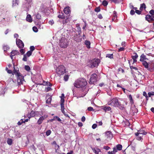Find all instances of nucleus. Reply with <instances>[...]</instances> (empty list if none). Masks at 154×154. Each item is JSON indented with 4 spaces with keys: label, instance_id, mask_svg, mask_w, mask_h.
Masks as SVG:
<instances>
[{
    "label": "nucleus",
    "instance_id": "obj_1",
    "mask_svg": "<svg viewBox=\"0 0 154 154\" xmlns=\"http://www.w3.org/2000/svg\"><path fill=\"white\" fill-rule=\"evenodd\" d=\"M87 84V82L84 79H78L74 84V86L76 88H83Z\"/></svg>",
    "mask_w": 154,
    "mask_h": 154
},
{
    "label": "nucleus",
    "instance_id": "obj_2",
    "mask_svg": "<svg viewBox=\"0 0 154 154\" xmlns=\"http://www.w3.org/2000/svg\"><path fill=\"white\" fill-rule=\"evenodd\" d=\"M14 72L17 77L18 85H20L23 84V83L25 82L23 76L20 73L17 72V71L15 70L14 66Z\"/></svg>",
    "mask_w": 154,
    "mask_h": 154
},
{
    "label": "nucleus",
    "instance_id": "obj_3",
    "mask_svg": "<svg viewBox=\"0 0 154 154\" xmlns=\"http://www.w3.org/2000/svg\"><path fill=\"white\" fill-rule=\"evenodd\" d=\"M108 103L109 105L115 107H119L121 105L120 102L118 101L116 98L113 99Z\"/></svg>",
    "mask_w": 154,
    "mask_h": 154
},
{
    "label": "nucleus",
    "instance_id": "obj_4",
    "mask_svg": "<svg viewBox=\"0 0 154 154\" xmlns=\"http://www.w3.org/2000/svg\"><path fill=\"white\" fill-rule=\"evenodd\" d=\"M78 34H74L73 38L76 42H79L81 41L82 39V37L80 35L81 32V29L79 26L78 27Z\"/></svg>",
    "mask_w": 154,
    "mask_h": 154
},
{
    "label": "nucleus",
    "instance_id": "obj_5",
    "mask_svg": "<svg viewBox=\"0 0 154 154\" xmlns=\"http://www.w3.org/2000/svg\"><path fill=\"white\" fill-rule=\"evenodd\" d=\"M56 72L59 76L63 74L65 72V67L63 65L59 66L56 69Z\"/></svg>",
    "mask_w": 154,
    "mask_h": 154
},
{
    "label": "nucleus",
    "instance_id": "obj_6",
    "mask_svg": "<svg viewBox=\"0 0 154 154\" xmlns=\"http://www.w3.org/2000/svg\"><path fill=\"white\" fill-rule=\"evenodd\" d=\"M59 45L62 48H66L68 45L67 40L65 38H61L60 40Z\"/></svg>",
    "mask_w": 154,
    "mask_h": 154
},
{
    "label": "nucleus",
    "instance_id": "obj_7",
    "mask_svg": "<svg viewBox=\"0 0 154 154\" xmlns=\"http://www.w3.org/2000/svg\"><path fill=\"white\" fill-rule=\"evenodd\" d=\"M100 60L99 59H94L92 60L91 61V68H93L97 66L98 65Z\"/></svg>",
    "mask_w": 154,
    "mask_h": 154
},
{
    "label": "nucleus",
    "instance_id": "obj_8",
    "mask_svg": "<svg viewBox=\"0 0 154 154\" xmlns=\"http://www.w3.org/2000/svg\"><path fill=\"white\" fill-rule=\"evenodd\" d=\"M97 76V75L95 73H94L91 75L89 81V83L90 84H94L96 82Z\"/></svg>",
    "mask_w": 154,
    "mask_h": 154
},
{
    "label": "nucleus",
    "instance_id": "obj_9",
    "mask_svg": "<svg viewBox=\"0 0 154 154\" xmlns=\"http://www.w3.org/2000/svg\"><path fill=\"white\" fill-rule=\"evenodd\" d=\"M16 44L17 46L20 48H22L24 47V44L23 42L19 39H16Z\"/></svg>",
    "mask_w": 154,
    "mask_h": 154
},
{
    "label": "nucleus",
    "instance_id": "obj_10",
    "mask_svg": "<svg viewBox=\"0 0 154 154\" xmlns=\"http://www.w3.org/2000/svg\"><path fill=\"white\" fill-rule=\"evenodd\" d=\"M48 117V116L47 115H44L43 116H41L38 120L37 121V123L38 125H40L42 123L43 121L45 119L47 118Z\"/></svg>",
    "mask_w": 154,
    "mask_h": 154
},
{
    "label": "nucleus",
    "instance_id": "obj_11",
    "mask_svg": "<svg viewBox=\"0 0 154 154\" xmlns=\"http://www.w3.org/2000/svg\"><path fill=\"white\" fill-rule=\"evenodd\" d=\"M145 18L146 20L149 22L154 20V19L152 17V16L149 15H146Z\"/></svg>",
    "mask_w": 154,
    "mask_h": 154
},
{
    "label": "nucleus",
    "instance_id": "obj_12",
    "mask_svg": "<svg viewBox=\"0 0 154 154\" xmlns=\"http://www.w3.org/2000/svg\"><path fill=\"white\" fill-rule=\"evenodd\" d=\"M134 55L132 56V57L133 60V63H134L137 62L136 59L138 58V56L137 54L136 53H134Z\"/></svg>",
    "mask_w": 154,
    "mask_h": 154
},
{
    "label": "nucleus",
    "instance_id": "obj_13",
    "mask_svg": "<svg viewBox=\"0 0 154 154\" xmlns=\"http://www.w3.org/2000/svg\"><path fill=\"white\" fill-rule=\"evenodd\" d=\"M11 55L10 56V57H11V58L12 59L13 58L12 57L14 56L16 54H19V52L17 50H14L12 51L11 52Z\"/></svg>",
    "mask_w": 154,
    "mask_h": 154
},
{
    "label": "nucleus",
    "instance_id": "obj_14",
    "mask_svg": "<svg viewBox=\"0 0 154 154\" xmlns=\"http://www.w3.org/2000/svg\"><path fill=\"white\" fill-rule=\"evenodd\" d=\"M146 134V132L143 130H140L138 131L136 133V134L137 135L140 134L141 135H143V134Z\"/></svg>",
    "mask_w": 154,
    "mask_h": 154
},
{
    "label": "nucleus",
    "instance_id": "obj_15",
    "mask_svg": "<svg viewBox=\"0 0 154 154\" xmlns=\"http://www.w3.org/2000/svg\"><path fill=\"white\" fill-rule=\"evenodd\" d=\"M18 1L17 0H13L12 7H14L17 6L18 5Z\"/></svg>",
    "mask_w": 154,
    "mask_h": 154
},
{
    "label": "nucleus",
    "instance_id": "obj_16",
    "mask_svg": "<svg viewBox=\"0 0 154 154\" xmlns=\"http://www.w3.org/2000/svg\"><path fill=\"white\" fill-rule=\"evenodd\" d=\"M140 61H144V60H148V59L146 57V56L143 54H142L140 57Z\"/></svg>",
    "mask_w": 154,
    "mask_h": 154
},
{
    "label": "nucleus",
    "instance_id": "obj_17",
    "mask_svg": "<svg viewBox=\"0 0 154 154\" xmlns=\"http://www.w3.org/2000/svg\"><path fill=\"white\" fill-rule=\"evenodd\" d=\"M64 11L66 14H68L70 12L69 8V7H66L64 9Z\"/></svg>",
    "mask_w": 154,
    "mask_h": 154
},
{
    "label": "nucleus",
    "instance_id": "obj_18",
    "mask_svg": "<svg viewBox=\"0 0 154 154\" xmlns=\"http://www.w3.org/2000/svg\"><path fill=\"white\" fill-rule=\"evenodd\" d=\"M26 20L27 21L29 22H31L32 21L31 16L30 15L28 14L27 15L26 17Z\"/></svg>",
    "mask_w": 154,
    "mask_h": 154
},
{
    "label": "nucleus",
    "instance_id": "obj_19",
    "mask_svg": "<svg viewBox=\"0 0 154 154\" xmlns=\"http://www.w3.org/2000/svg\"><path fill=\"white\" fill-rule=\"evenodd\" d=\"M113 13V17L112 18V21H115L117 19V13L115 11H114Z\"/></svg>",
    "mask_w": 154,
    "mask_h": 154
},
{
    "label": "nucleus",
    "instance_id": "obj_20",
    "mask_svg": "<svg viewBox=\"0 0 154 154\" xmlns=\"http://www.w3.org/2000/svg\"><path fill=\"white\" fill-rule=\"evenodd\" d=\"M142 64L145 68H148V64L146 61H142Z\"/></svg>",
    "mask_w": 154,
    "mask_h": 154
},
{
    "label": "nucleus",
    "instance_id": "obj_21",
    "mask_svg": "<svg viewBox=\"0 0 154 154\" xmlns=\"http://www.w3.org/2000/svg\"><path fill=\"white\" fill-rule=\"evenodd\" d=\"M146 5L145 4L143 3L140 5V10L141 11H143V10L146 8Z\"/></svg>",
    "mask_w": 154,
    "mask_h": 154
},
{
    "label": "nucleus",
    "instance_id": "obj_22",
    "mask_svg": "<svg viewBox=\"0 0 154 154\" xmlns=\"http://www.w3.org/2000/svg\"><path fill=\"white\" fill-rule=\"evenodd\" d=\"M93 151L96 154H98L100 152V150L99 149H93Z\"/></svg>",
    "mask_w": 154,
    "mask_h": 154
},
{
    "label": "nucleus",
    "instance_id": "obj_23",
    "mask_svg": "<svg viewBox=\"0 0 154 154\" xmlns=\"http://www.w3.org/2000/svg\"><path fill=\"white\" fill-rule=\"evenodd\" d=\"M12 142L13 140L11 139L8 138L7 140V143L10 145H11L12 144Z\"/></svg>",
    "mask_w": 154,
    "mask_h": 154
},
{
    "label": "nucleus",
    "instance_id": "obj_24",
    "mask_svg": "<svg viewBox=\"0 0 154 154\" xmlns=\"http://www.w3.org/2000/svg\"><path fill=\"white\" fill-rule=\"evenodd\" d=\"M123 0H111V1L113 2L115 4L119 3L122 2Z\"/></svg>",
    "mask_w": 154,
    "mask_h": 154
},
{
    "label": "nucleus",
    "instance_id": "obj_25",
    "mask_svg": "<svg viewBox=\"0 0 154 154\" xmlns=\"http://www.w3.org/2000/svg\"><path fill=\"white\" fill-rule=\"evenodd\" d=\"M9 49V48L7 45H4L3 46V49L5 52H6L7 50H8Z\"/></svg>",
    "mask_w": 154,
    "mask_h": 154
},
{
    "label": "nucleus",
    "instance_id": "obj_26",
    "mask_svg": "<svg viewBox=\"0 0 154 154\" xmlns=\"http://www.w3.org/2000/svg\"><path fill=\"white\" fill-rule=\"evenodd\" d=\"M85 44L88 48H90V43L89 41L86 40L85 41Z\"/></svg>",
    "mask_w": 154,
    "mask_h": 154
},
{
    "label": "nucleus",
    "instance_id": "obj_27",
    "mask_svg": "<svg viewBox=\"0 0 154 154\" xmlns=\"http://www.w3.org/2000/svg\"><path fill=\"white\" fill-rule=\"evenodd\" d=\"M128 98L130 100V103L132 104L134 103V101L133 99H132V96L130 94L128 96Z\"/></svg>",
    "mask_w": 154,
    "mask_h": 154
},
{
    "label": "nucleus",
    "instance_id": "obj_28",
    "mask_svg": "<svg viewBox=\"0 0 154 154\" xmlns=\"http://www.w3.org/2000/svg\"><path fill=\"white\" fill-rule=\"evenodd\" d=\"M129 6L130 8L131 9H134V10H136L137 9V7H134L132 3H130Z\"/></svg>",
    "mask_w": 154,
    "mask_h": 154
},
{
    "label": "nucleus",
    "instance_id": "obj_29",
    "mask_svg": "<svg viewBox=\"0 0 154 154\" xmlns=\"http://www.w3.org/2000/svg\"><path fill=\"white\" fill-rule=\"evenodd\" d=\"M122 146L121 145L118 144L116 146V149L119 150H120L122 149Z\"/></svg>",
    "mask_w": 154,
    "mask_h": 154
},
{
    "label": "nucleus",
    "instance_id": "obj_30",
    "mask_svg": "<svg viewBox=\"0 0 154 154\" xmlns=\"http://www.w3.org/2000/svg\"><path fill=\"white\" fill-rule=\"evenodd\" d=\"M61 110L62 112L64 113V104H60Z\"/></svg>",
    "mask_w": 154,
    "mask_h": 154
},
{
    "label": "nucleus",
    "instance_id": "obj_31",
    "mask_svg": "<svg viewBox=\"0 0 154 154\" xmlns=\"http://www.w3.org/2000/svg\"><path fill=\"white\" fill-rule=\"evenodd\" d=\"M103 109L105 111H108L110 110L111 109V108L109 106H106Z\"/></svg>",
    "mask_w": 154,
    "mask_h": 154
},
{
    "label": "nucleus",
    "instance_id": "obj_32",
    "mask_svg": "<svg viewBox=\"0 0 154 154\" xmlns=\"http://www.w3.org/2000/svg\"><path fill=\"white\" fill-rule=\"evenodd\" d=\"M106 57L109 58L110 59L113 58V54H106Z\"/></svg>",
    "mask_w": 154,
    "mask_h": 154
},
{
    "label": "nucleus",
    "instance_id": "obj_33",
    "mask_svg": "<svg viewBox=\"0 0 154 154\" xmlns=\"http://www.w3.org/2000/svg\"><path fill=\"white\" fill-rule=\"evenodd\" d=\"M51 100H52L51 98L50 97H49L47 98V100L46 101V103H50L51 102Z\"/></svg>",
    "mask_w": 154,
    "mask_h": 154
},
{
    "label": "nucleus",
    "instance_id": "obj_34",
    "mask_svg": "<svg viewBox=\"0 0 154 154\" xmlns=\"http://www.w3.org/2000/svg\"><path fill=\"white\" fill-rule=\"evenodd\" d=\"M62 15H59L58 16V18H61L63 19V18L65 19V17L64 16V15L63 13H61Z\"/></svg>",
    "mask_w": 154,
    "mask_h": 154
},
{
    "label": "nucleus",
    "instance_id": "obj_35",
    "mask_svg": "<svg viewBox=\"0 0 154 154\" xmlns=\"http://www.w3.org/2000/svg\"><path fill=\"white\" fill-rule=\"evenodd\" d=\"M32 53L31 51H29L26 54V56H27L28 57H29L32 54Z\"/></svg>",
    "mask_w": 154,
    "mask_h": 154
},
{
    "label": "nucleus",
    "instance_id": "obj_36",
    "mask_svg": "<svg viewBox=\"0 0 154 154\" xmlns=\"http://www.w3.org/2000/svg\"><path fill=\"white\" fill-rule=\"evenodd\" d=\"M148 95L149 97H150L151 96L154 95V92L152 91L149 92L148 93Z\"/></svg>",
    "mask_w": 154,
    "mask_h": 154
},
{
    "label": "nucleus",
    "instance_id": "obj_37",
    "mask_svg": "<svg viewBox=\"0 0 154 154\" xmlns=\"http://www.w3.org/2000/svg\"><path fill=\"white\" fill-rule=\"evenodd\" d=\"M25 69L27 71H29L30 69V67L28 65H26L25 66Z\"/></svg>",
    "mask_w": 154,
    "mask_h": 154
},
{
    "label": "nucleus",
    "instance_id": "obj_38",
    "mask_svg": "<svg viewBox=\"0 0 154 154\" xmlns=\"http://www.w3.org/2000/svg\"><path fill=\"white\" fill-rule=\"evenodd\" d=\"M108 3L107 2L106 0H104L102 4L104 6H106L108 5Z\"/></svg>",
    "mask_w": 154,
    "mask_h": 154
},
{
    "label": "nucleus",
    "instance_id": "obj_39",
    "mask_svg": "<svg viewBox=\"0 0 154 154\" xmlns=\"http://www.w3.org/2000/svg\"><path fill=\"white\" fill-rule=\"evenodd\" d=\"M66 18L65 17V19L63 18V24L67 23L68 22V20L67 18Z\"/></svg>",
    "mask_w": 154,
    "mask_h": 154
},
{
    "label": "nucleus",
    "instance_id": "obj_40",
    "mask_svg": "<svg viewBox=\"0 0 154 154\" xmlns=\"http://www.w3.org/2000/svg\"><path fill=\"white\" fill-rule=\"evenodd\" d=\"M69 79V76L68 75H65L64 76V79L65 81H67Z\"/></svg>",
    "mask_w": 154,
    "mask_h": 154
},
{
    "label": "nucleus",
    "instance_id": "obj_41",
    "mask_svg": "<svg viewBox=\"0 0 154 154\" xmlns=\"http://www.w3.org/2000/svg\"><path fill=\"white\" fill-rule=\"evenodd\" d=\"M51 131L50 130H48L46 132V135L47 136L51 134Z\"/></svg>",
    "mask_w": 154,
    "mask_h": 154
},
{
    "label": "nucleus",
    "instance_id": "obj_42",
    "mask_svg": "<svg viewBox=\"0 0 154 154\" xmlns=\"http://www.w3.org/2000/svg\"><path fill=\"white\" fill-rule=\"evenodd\" d=\"M30 117H33L35 116V112L33 111H31L30 114Z\"/></svg>",
    "mask_w": 154,
    "mask_h": 154
},
{
    "label": "nucleus",
    "instance_id": "obj_43",
    "mask_svg": "<svg viewBox=\"0 0 154 154\" xmlns=\"http://www.w3.org/2000/svg\"><path fill=\"white\" fill-rule=\"evenodd\" d=\"M35 17L37 19H40L41 18V16L38 14H37L35 15Z\"/></svg>",
    "mask_w": 154,
    "mask_h": 154
},
{
    "label": "nucleus",
    "instance_id": "obj_44",
    "mask_svg": "<svg viewBox=\"0 0 154 154\" xmlns=\"http://www.w3.org/2000/svg\"><path fill=\"white\" fill-rule=\"evenodd\" d=\"M33 31L35 32H37L38 31V29L36 27L34 26L32 28Z\"/></svg>",
    "mask_w": 154,
    "mask_h": 154
},
{
    "label": "nucleus",
    "instance_id": "obj_45",
    "mask_svg": "<svg viewBox=\"0 0 154 154\" xmlns=\"http://www.w3.org/2000/svg\"><path fill=\"white\" fill-rule=\"evenodd\" d=\"M23 60L24 61H27V58L26 56V54H24L23 55Z\"/></svg>",
    "mask_w": 154,
    "mask_h": 154
},
{
    "label": "nucleus",
    "instance_id": "obj_46",
    "mask_svg": "<svg viewBox=\"0 0 154 154\" xmlns=\"http://www.w3.org/2000/svg\"><path fill=\"white\" fill-rule=\"evenodd\" d=\"M135 10V12L136 13H137V14H141V11H141V10H137V9L136 10Z\"/></svg>",
    "mask_w": 154,
    "mask_h": 154
},
{
    "label": "nucleus",
    "instance_id": "obj_47",
    "mask_svg": "<svg viewBox=\"0 0 154 154\" xmlns=\"http://www.w3.org/2000/svg\"><path fill=\"white\" fill-rule=\"evenodd\" d=\"M95 11L96 12H99L100 11V8L99 7H97L95 8Z\"/></svg>",
    "mask_w": 154,
    "mask_h": 154
},
{
    "label": "nucleus",
    "instance_id": "obj_48",
    "mask_svg": "<svg viewBox=\"0 0 154 154\" xmlns=\"http://www.w3.org/2000/svg\"><path fill=\"white\" fill-rule=\"evenodd\" d=\"M23 123V119H21L20 121H19L17 123V124L18 125H20Z\"/></svg>",
    "mask_w": 154,
    "mask_h": 154
},
{
    "label": "nucleus",
    "instance_id": "obj_49",
    "mask_svg": "<svg viewBox=\"0 0 154 154\" xmlns=\"http://www.w3.org/2000/svg\"><path fill=\"white\" fill-rule=\"evenodd\" d=\"M125 49V48L124 47H122V48H121L119 49H118V51L119 52H120L123 51H124Z\"/></svg>",
    "mask_w": 154,
    "mask_h": 154
},
{
    "label": "nucleus",
    "instance_id": "obj_50",
    "mask_svg": "<svg viewBox=\"0 0 154 154\" xmlns=\"http://www.w3.org/2000/svg\"><path fill=\"white\" fill-rule=\"evenodd\" d=\"M88 109L89 111H94V109L93 108L91 107H89L88 108Z\"/></svg>",
    "mask_w": 154,
    "mask_h": 154
},
{
    "label": "nucleus",
    "instance_id": "obj_51",
    "mask_svg": "<svg viewBox=\"0 0 154 154\" xmlns=\"http://www.w3.org/2000/svg\"><path fill=\"white\" fill-rule=\"evenodd\" d=\"M84 23H85V24L84 25V26L83 27V29H84L86 30V28L87 24V23L86 21H84Z\"/></svg>",
    "mask_w": 154,
    "mask_h": 154
},
{
    "label": "nucleus",
    "instance_id": "obj_52",
    "mask_svg": "<svg viewBox=\"0 0 154 154\" xmlns=\"http://www.w3.org/2000/svg\"><path fill=\"white\" fill-rule=\"evenodd\" d=\"M135 13V12L133 10V9H131L130 11V14L131 15H134Z\"/></svg>",
    "mask_w": 154,
    "mask_h": 154
},
{
    "label": "nucleus",
    "instance_id": "obj_53",
    "mask_svg": "<svg viewBox=\"0 0 154 154\" xmlns=\"http://www.w3.org/2000/svg\"><path fill=\"white\" fill-rule=\"evenodd\" d=\"M35 47L34 46H31L30 47V51H31L32 52V51L35 50Z\"/></svg>",
    "mask_w": 154,
    "mask_h": 154
},
{
    "label": "nucleus",
    "instance_id": "obj_54",
    "mask_svg": "<svg viewBox=\"0 0 154 154\" xmlns=\"http://www.w3.org/2000/svg\"><path fill=\"white\" fill-rule=\"evenodd\" d=\"M26 1V2L29 5H31L32 4V0H25Z\"/></svg>",
    "mask_w": 154,
    "mask_h": 154
},
{
    "label": "nucleus",
    "instance_id": "obj_55",
    "mask_svg": "<svg viewBox=\"0 0 154 154\" xmlns=\"http://www.w3.org/2000/svg\"><path fill=\"white\" fill-rule=\"evenodd\" d=\"M130 68L131 69H134L135 70L137 69V68L136 67L133 66H131L130 64Z\"/></svg>",
    "mask_w": 154,
    "mask_h": 154
},
{
    "label": "nucleus",
    "instance_id": "obj_56",
    "mask_svg": "<svg viewBox=\"0 0 154 154\" xmlns=\"http://www.w3.org/2000/svg\"><path fill=\"white\" fill-rule=\"evenodd\" d=\"M103 148L107 150L109 149L110 148L108 146H103Z\"/></svg>",
    "mask_w": 154,
    "mask_h": 154
},
{
    "label": "nucleus",
    "instance_id": "obj_57",
    "mask_svg": "<svg viewBox=\"0 0 154 154\" xmlns=\"http://www.w3.org/2000/svg\"><path fill=\"white\" fill-rule=\"evenodd\" d=\"M48 23L49 24H51V25H52L54 23V21L53 20H51L49 21Z\"/></svg>",
    "mask_w": 154,
    "mask_h": 154
},
{
    "label": "nucleus",
    "instance_id": "obj_58",
    "mask_svg": "<svg viewBox=\"0 0 154 154\" xmlns=\"http://www.w3.org/2000/svg\"><path fill=\"white\" fill-rule=\"evenodd\" d=\"M20 52L22 54H24L25 52V51L23 49H20Z\"/></svg>",
    "mask_w": 154,
    "mask_h": 154
},
{
    "label": "nucleus",
    "instance_id": "obj_59",
    "mask_svg": "<svg viewBox=\"0 0 154 154\" xmlns=\"http://www.w3.org/2000/svg\"><path fill=\"white\" fill-rule=\"evenodd\" d=\"M118 149L115 147H114L113 148V152H114V153H116L118 151Z\"/></svg>",
    "mask_w": 154,
    "mask_h": 154
},
{
    "label": "nucleus",
    "instance_id": "obj_60",
    "mask_svg": "<svg viewBox=\"0 0 154 154\" xmlns=\"http://www.w3.org/2000/svg\"><path fill=\"white\" fill-rule=\"evenodd\" d=\"M51 90V88L49 87H48L45 89V91H46V92H48L49 91H50Z\"/></svg>",
    "mask_w": 154,
    "mask_h": 154
},
{
    "label": "nucleus",
    "instance_id": "obj_61",
    "mask_svg": "<svg viewBox=\"0 0 154 154\" xmlns=\"http://www.w3.org/2000/svg\"><path fill=\"white\" fill-rule=\"evenodd\" d=\"M97 126L96 124H94L92 125V127L93 129H94L97 127Z\"/></svg>",
    "mask_w": 154,
    "mask_h": 154
},
{
    "label": "nucleus",
    "instance_id": "obj_62",
    "mask_svg": "<svg viewBox=\"0 0 154 154\" xmlns=\"http://www.w3.org/2000/svg\"><path fill=\"white\" fill-rule=\"evenodd\" d=\"M64 98H61V100H60V104H64Z\"/></svg>",
    "mask_w": 154,
    "mask_h": 154
},
{
    "label": "nucleus",
    "instance_id": "obj_63",
    "mask_svg": "<svg viewBox=\"0 0 154 154\" xmlns=\"http://www.w3.org/2000/svg\"><path fill=\"white\" fill-rule=\"evenodd\" d=\"M149 13L152 14V15L154 14V10H151L149 11Z\"/></svg>",
    "mask_w": 154,
    "mask_h": 154
},
{
    "label": "nucleus",
    "instance_id": "obj_64",
    "mask_svg": "<svg viewBox=\"0 0 154 154\" xmlns=\"http://www.w3.org/2000/svg\"><path fill=\"white\" fill-rule=\"evenodd\" d=\"M85 120V116H83L81 119V121L82 122H84Z\"/></svg>",
    "mask_w": 154,
    "mask_h": 154
}]
</instances>
